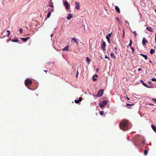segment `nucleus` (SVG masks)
Instances as JSON below:
<instances>
[{"label":"nucleus","mask_w":156,"mask_h":156,"mask_svg":"<svg viewBox=\"0 0 156 156\" xmlns=\"http://www.w3.org/2000/svg\"><path fill=\"white\" fill-rule=\"evenodd\" d=\"M52 8H49L48 9V11H49V12H51L54 11L53 8V7H52Z\"/></svg>","instance_id":"22"},{"label":"nucleus","mask_w":156,"mask_h":156,"mask_svg":"<svg viewBox=\"0 0 156 156\" xmlns=\"http://www.w3.org/2000/svg\"><path fill=\"white\" fill-rule=\"evenodd\" d=\"M107 104V101L105 100H103L100 104V106L101 107H103Z\"/></svg>","instance_id":"4"},{"label":"nucleus","mask_w":156,"mask_h":156,"mask_svg":"<svg viewBox=\"0 0 156 156\" xmlns=\"http://www.w3.org/2000/svg\"><path fill=\"white\" fill-rule=\"evenodd\" d=\"M23 30L22 29H20L19 30V31L20 34L23 33Z\"/></svg>","instance_id":"28"},{"label":"nucleus","mask_w":156,"mask_h":156,"mask_svg":"<svg viewBox=\"0 0 156 156\" xmlns=\"http://www.w3.org/2000/svg\"><path fill=\"white\" fill-rule=\"evenodd\" d=\"M110 55L111 57L113 58L114 59H115L116 58V57L113 53H111Z\"/></svg>","instance_id":"21"},{"label":"nucleus","mask_w":156,"mask_h":156,"mask_svg":"<svg viewBox=\"0 0 156 156\" xmlns=\"http://www.w3.org/2000/svg\"><path fill=\"white\" fill-rule=\"evenodd\" d=\"M133 105V104H127L126 106L127 107V108H129L128 107L129 106H131V105Z\"/></svg>","instance_id":"29"},{"label":"nucleus","mask_w":156,"mask_h":156,"mask_svg":"<svg viewBox=\"0 0 156 156\" xmlns=\"http://www.w3.org/2000/svg\"><path fill=\"white\" fill-rule=\"evenodd\" d=\"M134 34H135V36H136V32L135 31H134Z\"/></svg>","instance_id":"48"},{"label":"nucleus","mask_w":156,"mask_h":156,"mask_svg":"<svg viewBox=\"0 0 156 156\" xmlns=\"http://www.w3.org/2000/svg\"><path fill=\"white\" fill-rule=\"evenodd\" d=\"M44 71L46 73H47V72H48V71H47V70H44Z\"/></svg>","instance_id":"49"},{"label":"nucleus","mask_w":156,"mask_h":156,"mask_svg":"<svg viewBox=\"0 0 156 156\" xmlns=\"http://www.w3.org/2000/svg\"><path fill=\"white\" fill-rule=\"evenodd\" d=\"M7 36H9L10 35V32L9 30H7Z\"/></svg>","instance_id":"30"},{"label":"nucleus","mask_w":156,"mask_h":156,"mask_svg":"<svg viewBox=\"0 0 156 156\" xmlns=\"http://www.w3.org/2000/svg\"><path fill=\"white\" fill-rule=\"evenodd\" d=\"M78 73H78V71L77 70V73H76V77H77Z\"/></svg>","instance_id":"37"},{"label":"nucleus","mask_w":156,"mask_h":156,"mask_svg":"<svg viewBox=\"0 0 156 156\" xmlns=\"http://www.w3.org/2000/svg\"><path fill=\"white\" fill-rule=\"evenodd\" d=\"M79 101H80V102L82 101V98H80L79 99V100H78Z\"/></svg>","instance_id":"38"},{"label":"nucleus","mask_w":156,"mask_h":156,"mask_svg":"<svg viewBox=\"0 0 156 156\" xmlns=\"http://www.w3.org/2000/svg\"><path fill=\"white\" fill-rule=\"evenodd\" d=\"M115 9L117 12L118 13L120 12V9L118 6H115Z\"/></svg>","instance_id":"15"},{"label":"nucleus","mask_w":156,"mask_h":156,"mask_svg":"<svg viewBox=\"0 0 156 156\" xmlns=\"http://www.w3.org/2000/svg\"><path fill=\"white\" fill-rule=\"evenodd\" d=\"M148 151L147 150H145L144 154L145 155H146L148 153Z\"/></svg>","instance_id":"26"},{"label":"nucleus","mask_w":156,"mask_h":156,"mask_svg":"<svg viewBox=\"0 0 156 156\" xmlns=\"http://www.w3.org/2000/svg\"><path fill=\"white\" fill-rule=\"evenodd\" d=\"M131 49L132 50V52H134V48H133V47H131Z\"/></svg>","instance_id":"35"},{"label":"nucleus","mask_w":156,"mask_h":156,"mask_svg":"<svg viewBox=\"0 0 156 156\" xmlns=\"http://www.w3.org/2000/svg\"><path fill=\"white\" fill-rule=\"evenodd\" d=\"M117 20H119V19L118 17H117Z\"/></svg>","instance_id":"52"},{"label":"nucleus","mask_w":156,"mask_h":156,"mask_svg":"<svg viewBox=\"0 0 156 156\" xmlns=\"http://www.w3.org/2000/svg\"><path fill=\"white\" fill-rule=\"evenodd\" d=\"M30 38V37H26V38H23V37H21V40H22L23 42H26V41H27Z\"/></svg>","instance_id":"11"},{"label":"nucleus","mask_w":156,"mask_h":156,"mask_svg":"<svg viewBox=\"0 0 156 156\" xmlns=\"http://www.w3.org/2000/svg\"><path fill=\"white\" fill-rule=\"evenodd\" d=\"M94 76H95H95L96 77H98V75L97 74H95Z\"/></svg>","instance_id":"46"},{"label":"nucleus","mask_w":156,"mask_h":156,"mask_svg":"<svg viewBox=\"0 0 156 156\" xmlns=\"http://www.w3.org/2000/svg\"><path fill=\"white\" fill-rule=\"evenodd\" d=\"M75 103L78 104L80 102V101H79L78 100H75Z\"/></svg>","instance_id":"33"},{"label":"nucleus","mask_w":156,"mask_h":156,"mask_svg":"<svg viewBox=\"0 0 156 156\" xmlns=\"http://www.w3.org/2000/svg\"><path fill=\"white\" fill-rule=\"evenodd\" d=\"M147 88H152L153 87H152V86H151V87H148L147 86Z\"/></svg>","instance_id":"41"},{"label":"nucleus","mask_w":156,"mask_h":156,"mask_svg":"<svg viewBox=\"0 0 156 156\" xmlns=\"http://www.w3.org/2000/svg\"><path fill=\"white\" fill-rule=\"evenodd\" d=\"M120 128L123 130H126L130 128L129 121L128 120H123L120 123Z\"/></svg>","instance_id":"1"},{"label":"nucleus","mask_w":156,"mask_h":156,"mask_svg":"<svg viewBox=\"0 0 156 156\" xmlns=\"http://www.w3.org/2000/svg\"><path fill=\"white\" fill-rule=\"evenodd\" d=\"M64 5L67 9H69L70 5L69 3L67 1H65Z\"/></svg>","instance_id":"5"},{"label":"nucleus","mask_w":156,"mask_h":156,"mask_svg":"<svg viewBox=\"0 0 156 156\" xmlns=\"http://www.w3.org/2000/svg\"><path fill=\"white\" fill-rule=\"evenodd\" d=\"M154 50L153 49H151L150 51V53L151 54H153V53L154 52Z\"/></svg>","instance_id":"24"},{"label":"nucleus","mask_w":156,"mask_h":156,"mask_svg":"<svg viewBox=\"0 0 156 156\" xmlns=\"http://www.w3.org/2000/svg\"><path fill=\"white\" fill-rule=\"evenodd\" d=\"M106 46V44L105 42H104L101 45V49L104 51L105 49V47Z\"/></svg>","instance_id":"9"},{"label":"nucleus","mask_w":156,"mask_h":156,"mask_svg":"<svg viewBox=\"0 0 156 156\" xmlns=\"http://www.w3.org/2000/svg\"><path fill=\"white\" fill-rule=\"evenodd\" d=\"M126 98H127V99L128 100H130V99L127 96H126Z\"/></svg>","instance_id":"42"},{"label":"nucleus","mask_w":156,"mask_h":156,"mask_svg":"<svg viewBox=\"0 0 156 156\" xmlns=\"http://www.w3.org/2000/svg\"><path fill=\"white\" fill-rule=\"evenodd\" d=\"M148 43L147 41L144 37H143L142 40V44L144 46L146 45Z\"/></svg>","instance_id":"8"},{"label":"nucleus","mask_w":156,"mask_h":156,"mask_svg":"<svg viewBox=\"0 0 156 156\" xmlns=\"http://www.w3.org/2000/svg\"><path fill=\"white\" fill-rule=\"evenodd\" d=\"M138 71H140L141 70V69L140 68H139L138 69Z\"/></svg>","instance_id":"44"},{"label":"nucleus","mask_w":156,"mask_h":156,"mask_svg":"<svg viewBox=\"0 0 156 156\" xmlns=\"http://www.w3.org/2000/svg\"><path fill=\"white\" fill-rule=\"evenodd\" d=\"M95 76L94 75L93 76V77H92V78H93V80L95 81L96 80H97V79L96 78H95Z\"/></svg>","instance_id":"31"},{"label":"nucleus","mask_w":156,"mask_h":156,"mask_svg":"<svg viewBox=\"0 0 156 156\" xmlns=\"http://www.w3.org/2000/svg\"><path fill=\"white\" fill-rule=\"evenodd\" d=\"M48 5L49 6L54 8L53 3L51 0H50L49 1Z\"/></svg>","instance_id":"10"},{"label":"nucleus","mask_w":156,"mask_h":156,"mask_svg":"<svg viewBox=\"0 0 156 156\" xmlns=\"http://www.w3.org/2000/svg\"><path fill=\"white\" fill-rule=\"evenodd\" d=\"M105 58H108V60H109V58L108 57V56H107V55H105Z\"/></svg>","instance_id":"36"},{"label":"nucleus","mask_w":156,"mask_h":156,"mask_svg":"<svg viewBox=\"0 0 156 156\" xmlns=\"http://www.w3.org/2000/svg\"><path fill=\"white\" fill-rule=\"evenodd\" d=\"M73 17V16L71 13H69L68 14V16L67 17V19L68 20H69Z\"/></svg>","instance_id":"13"},{"label":"nucleus","mask_w":156,"mask_h":156,"mask_svg":"<svg viewBox=\"0 0 156 156\" xmlns=\"http://www.w3.org/2000/svg\"><path fill=\"white\" fill-rule=\"evenodd\" d=\"M155 41L156 43V33L155 34Z\"/></svg>","instance_id":"39"},{"label":"nucleus","mask_w":156,"mask_h":156,"mask_svg":"<svg viewBox=\"0 0 156 156\" xmlns=\"http://www.w3.org/2000/svg\"><path fill=\"white\" fill-rule=\"evenodd\" d=\"M150 62L151 63V61H150Z\"/></svg>","instance_id":"53"},{"label":"nucleus","mask_w":156,"mask_h":156,"mask_svg":"<svg viewBox=\"0 0 156 156\" xmlns=\"http://www.w3.org/2000/svg\"><path fill=\"white\" fill-rule=\"evenodd\" d=\"M114 49L116 50L115 52L116 53H117L116 51L117 50V48H115Z\"/></svg>","instance_id":"47"},{"label":"nucleus","mask_w":156,"mask_h":156,"mask_svg":"<svg viewBox=\"0 0 156 156\" xmlns=\"http://www.w3.org/2000/svg\"><path fill=\"white\" fill-rule=\"evenodd\" d=\"M151 80L152 81H156V79L154 78H152L151 79Z\"/></svg>","instance_id":"34"},{"label":"nucleus","mask_w":156,"mask_h":156,"mask_svg":"<svg viewBox=\"0 0 156 156\" xmlns=\"http://www.w3.org/2000/svg\"><path fill=\"white\" fill-rule=\"evenodd\" d=\"M53 36V34H51V37H52Z\"/></svg>","instance_id":"50"},{"label":"nucleus","mask_w":156,"mask_h":156,"mask_svg":"<svg viewBox=\"0 0 156 156\" xmlns=\"http://www.w3.org/2000/svg\"><path fill=\"white\" fill-rule=\"evenodd\" d=\"M11 41L13 42H18L19 41L18 39L16 38H14L13 39H12L11 40Z\"/></svg>","instance_id":"16"},{"label":"nucleus","mask_w":156,"mask_h":156,"mask_svg":"<svg viewBox=\"0 0 156 156\" xmlns=\"http://www.w3.org/2000/svg\"><path fill=\"white\" fill-rule=\"evenodd\" d=\"M76 4L75 8L77 9H80V3L78 2H75Z\"/></svg>","instance_id":"6"},{"label":"nucleus","mask_w":156,"mask_h":156,"mask_svg":"<svg viewBox=\"0 0 156 156\" xmlns=\"http://www.w3.org/2000/svg\"><path fill=\"white\" fill-rule=\"evenodd\" d=\"M123 37H124V31H123Z\"/></svg>","instance_id":"45"},{"label":"nucleus","mask_w":156,"mask_h":156,"mask_svg":"<svg viewBox=\"0 0 156 156\" xmlns=\"http://www.w3.org/2000/svg\"><path fill=\"white\" fill-rule=\"evenodd\" d=\"M132 41L131 40H130V43L129 44V46L130 47H132Z\"/></svg>","instance_id":"27"},{"label":"nucleus","mask_w":156,"mask_h":156,"mask_svg":"<svg viewBox=\"0 0 156 156\" xmlns=\"http://www.w3.org/2000/svg\"><path fill=\"white\" fill-rule=\"evenodd\" d=\"M139 55H141L142 56H143V57H144L145 60L147 59V56L146 55H144L142 54H139Z\"/></svg>","instance_id":"17"},{"label":"nucleus","mask_w":156,"mask_h":156,"mask_svg":"<svg viewBox=\"0 0 156 156\" xmlns=\"http://www.w3.org/2000/svg\"><path fill=\"white\" fill-rule=\"evenodd\" d=\"M150 105H153V104H149Z\"/></svg>","instance_id":"51"},{"label":"nucleus","mask_w":156,"mask_h":156,"mask_svg":"<svg viewBox=\"0 0 156 156\" xmlns=\"http://www.w3.org/2000/svg\"><path fill=\"white\" fill-rule=\"evenodd\" d=\"M112 35V33L108 34L106 37V38L107 39L108 42L109 43H110V37H111Z\"/></svg>","instance_id":"7"},{"label":"nucleus","mask_w":156,"mask_h":156,"mask_svg":"<svg viewBox=\"0 0 156 156\" xmlns=\"http://www.w3.org/2000/svg\"><path fill=\"white\" fill-rule=\"evenodd\" d=\"M69 49V47L68 46H67L66 47H65V48H64L62 50L63 51H68Z\"/></svg>","instance_id":"18"},{"label":"nucleus","mask_w":156,"mask_h":156,"mask_svg":"<svg viewBox=\"0 0 156 156\" xmlns=\"http://www.w3.org/2000/svg\"><path fill=\"white\" fill-rule=\"evenodd\" d=\"M71 41H72L76 43L77 44H78V42L77 41V39L75 38H73L72 39Z\"/></svg>","instance_id":"14"},{"label":"nucleus","mask_w":156,"mask_h":156,"mask_svg":"<svg viewBox=\"0 0 156 156\" xmlns=\"http://www.w3.org/2000/svg\"><path fill=\"white\" fill-rule=\"evenodd\" d=\"M32 83L31 80L29 78L27 79L25 81V84L28 88H29V87L30 86Z\"/></svg>","instance_id":"2"},{"label":"nucleus","mask_w":156,"mask_h":156,"mask_svg":"<svg viewBox=\"0 0 156 156\" xmlns=\"http://www.w3.org/2000/svg\"><path fill=\"white\" fill-rule=\"evenodd\" d=\"M104 90L103 89H100L98 92L96 96L98 97H101L103 94Z\"/></svg>","instance_id":"3"},{"label":"nucleus","mask_w":156,"mask_h":156,"mask_svg":"<svg viewBox=\"0 0 156 156\" xmlns=\"http://www.w3.org/2000/svg\"><path fill=\"white\" fill-rule=\"evenodd\" d=\"M99 113L100 114L102 115H103V114H104V112H103L102 111H101L99 112Z\"/></svg>","instance_id":"32"},{"label":"nucleus","mask_w":156,"mask_h":156,"mask_svg":"<svg viewBox=\"0 0 156 156\" xmlns=\"http://www.w3.org/2000/svg\"><path fill=\"white\" fill-rule=\"evenodd\" d=\"M152 100L153 101H156V99H153Z\"/></svg>","instance_id":"43"},{"label":"nucleus","mask_w":156,"mask_h":156,"mask_svg":"<svg viewBox=\"0 0 156 156\" xmlns=\"http://www.w3.org/2000/svg\"><path fill=\"white\" fill-rule=\"evenodd\" d=\"M51 15V12H49L47 15V18H49L50 17Z\"/></svg>","instance_id":"25"},{"label":"nucleus","mask_w":156,"mask_h":156,"mask_svg":"<svg viewBox=\"0 0 156 156\" xmlns=\"http://www.w3.org/2000/svg\"><path fill=\"white\" fill-rule=\"evenodd\" d=\"M143 144H145V140H143Z\"/></svg>","instance_id":"40"},{"label":"nucleus","mask_w":156,"mask_h":156,"mask_svg":"<svg viewBox=\"0 0 156 156\" xmlns=\"http://www.w3.org/2000/svg\"><path fill=\"white\" fill-rule=\"evenodd\" d=\"M151 127L154 132L156 133V126L153 124L151 125Z\"/></svg>","instance_id":"12"},{"label":"nucleus","mask_w":156,"mask_h":156,"mask_svg":"<svg viewBox=\"0 0 156 156\" xmlns=\"http://www.w3.org/2000/svg\"><path fill=\"white\" fill-rule=\"evenodd\" d=\"M140 81L144 86L145 87H147V84L146 83H145L143 80H141Z\"/></svg>","instance_id":"20"},{"label":"nucleus","mask_w":156,"mask_h":156,"mask_svg":"<svg viewBox=\"0 0 156 156\" xmlns=\"http://www.w3.org/2000/svg\"><path fill=\"white\" fill-rule=\"evenodd\" d=\"M146 29L147 30H148L149 31L151 32L153 31L151 27H147L146 28Z\"/></svg>","instance_id":"19"},{"label":"nucleus","mask_w":156,"mask_h":156,"mask_svg":"<svg viewBox=\"0 0 156 156\" xmlns=\"http://www.w3.org/2000/svg\"><path fill=\"white\" fill-rule=\"evenodd\" d=\"M86 62L88 63L89 64L90 63V59L88 57H87L86 58Z\"/></svg>","instance_id":"23"}]
</instances>
